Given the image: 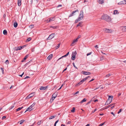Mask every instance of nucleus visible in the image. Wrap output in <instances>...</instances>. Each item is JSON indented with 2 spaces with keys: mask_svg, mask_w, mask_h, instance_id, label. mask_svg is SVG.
<instances>
[{
  "mask_svg": "<svg viewBox=\"0 0 126 126\" xmlns=\"http://www.w3.org/2000/svg\"><path fill=\"white\" fill-rule=\"evenodd\" d=\"M26 45H24V46H22V48H24V47H26Z\"/></svg>",
  "mask_w": 126,
  "mask_h": 126,
  "instance_id": "6e6d98bb",
  "label": "nucleus"
},
{
  "mask_svg": "<svg viewBox=\"0 0 126 126\" xmlns=\"http://www.w3.org/2000/svg\"><path fill=\"white\" fill-rule=\"evenodd\" d=\"M6 117L5 116H3L2 118V119L3 120L6 118Z\"/></svg>",
  "mask_w": 126,
  "mask_h": 126,
  "instance_id": "603ef678",
  "label": "nucleus"
},
{
  "mask_svg": "<svg viewBox=\"0 0 126 126\" xmlns=\"http://www.w3.org/2000/svg\"><path fill=\"white\" fill-rule=\"evenodd\" d=\"M60 6L62 7V5H59L57 6V7H59Z\"/></svg>",
  "mask_w": 126,
  "mask_h": 126,
  "instance_id": "052dcab7",
  "label": "nucleus"
},
{
  "mask_svg": "<svg viewBox=\"0 0 126 126\" xmlns=\"http://www.w3.org/2000/svg\"><path fill=\"white\" fill-rule=\"evenodd\" d=\"M98 1L99 4H102L104 2V0H98Z\"/></svg>",
  "mask_w": 126,
  "mask_h": 126,
  "instance_id": "ddd939ff",
  "label": "nucleus"
},
{
  "mask_svg": "<svg viewBox=\"0 0 126 126\" xmlns=\"http://www.w3.org/2000/svg\"><path fill=\"white\" fill-rule=\"evenodd\" d=\"M55 35V34L54 33L52 34L49 35V37L47 38V40H50L53 38Z\"/></svg>",
  "mask_w": 126,
  "mask_h": 126,
  "instance_id": "20e7f679",
  "label": "nucleus"
},
{
  "mask_svg": "<svg viewBox=\"0 0 126 126\" xmlns=\"http://www.w3.org/2000/svg\"><path fill=\"white\" fill-rule=\"evenodd\" d=\"M71 123L70 121H68L67 123V124H70Z\"/></svg>",
  "mask_w": 126,
  "mask_h": 126,
  "instance_id": "e2e57ef3",
  "label": "nucleus"
},
{
  "mask_svg": "<svg viewBox=\"0 0 126 126\" xmlns=\"http://www.w3.org/2000/svg\"><path fill=\"white\" fill-rule=\"evenodd\" d=\"M48 19H49L48 22H47V23L50 22L51 21H54L55 19V16L53 17H50L48 18Z\"/></svg>",
  "mask_w": 126,
  "mask_h": 126,
  "instance_id": "9d476101",
  "label": "nucleus"
},
{
  "mask_svg": "<svg viewBox=\"0 0 126 126\" xmlns=\"http://www.w3.org/2000/svg\"><path fill=\"white\" fill-rule=\"evenodd\" d=\"M78 39H79V38H77L76 39L74 40H73V41H74L75 43L76 42H77L78 41Z\"/></svg>",
  "mask_w": 126,
  "mask_h": 126,
  "instance_id": "f704fd0d",
  "label": "nucleus"
},
{
  "mask_svg": "<svg viewBox=\"0 0 126 126\" xmlns=\"http://www.w3.org/2000/svg\"><path fill=\"white\" fill-rule=\"evenodd\" d=\"M103 56H102L100 58V60L102 61L103 60Z\"/></svg>",
  "mask_w": 126,
  "mask_h": 126,
  "instance_id": "79ce46f5",
  "label": "nucleus"
},
{
  "mask_svg": "<svg viewBox=\"0 0 126 126\" xmlns=\"http://www.w3.org/2000/svg\"><path fill=\"white\" fill-rule=\"evenodd\" d=\"M83 11L81 10L80 12V13L78 17L81 20L83 18Z\"/></svg>",
  "mask_w": 126,
  "mask_h": 126,
  "instance_id": "f03ea898",
  "label": "nucleus"
},
{
  "mask_svg": "<svg viewBox=\"0 0 126 126\" xmlns=\"http://www.w3.org/2000/svg\"><path fill=\"white\" fill-rule=\"evenodd\" d=\"M28 56H26L24 58L23 60L21 61V62H23L24 61V60H26L27 58L28 57Z\"/></svg>",
  "mask_w": 126,
  "mask_h": 126,
  "instance_id": "4be33fe9",
  "label": "nucleus"
},
{
  "mask_svg": "<svg viewBox=\"0 0 126 126\" xmlns=\"http://www.w3.org/2000/svg\"><path fill=\"white\" fill-rule=\"evenodd\" d=\"M59 121V120H58L55 123H56V124Z\"/></svg>",
  "mask_w": 126,
  "mask_h": 126,
  "instance_id": "680f3d73",
  "label": "nucleus"
},
{
  "mask_svg": "<svg viewBox=\"0 0 126 126\" xmlns=\"http://www.w3.org/2000/svg\"><path fill=\"white\" fill-rule=\"evenodd\" d=\"M113 13L114 14H117L119 13L117 10H115L114 11Z\"/></svg>",
  "mask_w": 126,
  "mask_h": 126,
  "instance_id": "412c9836",
  "label": "nucleus"
},
{
  "mask_svg": "<svg viewBox=\"0 0 126 126\" xmlns=\"http://www.w3.org/2000/svg\"><path fill=\"white\" fill-rule=\"evenodd\" d=\"M75 108L74 107H73L72 109L71 110V111L72 112H74L75 111Z\"/></svg>",
  "mask_w": 126,
  "mask_h": 126,
  "instance_id": "473e14b6",
  "label": "nucleus"
},
{
  "mask_svg": "<svg viewBox=\"0 0 126 126\" xmlns=\"http://www.w3.org/2000/svg\"><path fill=\"white\" fill-rule=\"evenodd\" d=\"M62 56L61 57L59 58V59H58V60L60 59H61L62 58H63V57H65L66 56Z\"/></svg>",
  "mask_w": 126,
  "mask_h": 126,
  "instance_id": "864d4df0",
  "label": "nucleus"
},
{
  "mask_svg": "<svg viewBox=\"0 0 126 126\" xmlns=\"http://www.w3.org/2000/svg\"><path fill=\"white\" fill-rule=\"evenodd\" d=\"M101 19L105 20L108 22H110L111 20L110 17L106 15H103L101 17Z\"/></svg>",
  "mask_w": 126,
  "mask_h": 126,
  "instance_id": "f257e3e1",
  "label": "nucleus"
},
{
  "mask_svg": "<svg viewBox=\"0 0 126 126\" xmlns=\"http://www.w3.org/2000/svg\"><path fill=\"white\" fill-rule=\"evenodd\" d=\"M41 121H39L37 123V124L38 125H40V124L41 123Z\"/></svg>",
  "mask_w": 126,
  "mask_h": 126,
  "instance_id": "58836bf2",
  "label": "nucleus"
},
{
  "mask_svg": "<svg viewBox=\"0 0 126 126\" xmlns=\"http://www.w3.org/2000/svg\"><path fill=\"white\" fill-rule=\"evenodd\" d=\"M35 103H34L32 105H31L30 106L27 108L25 112L26 111H28L29 110V111H30L31 110H32V109L31 110H30L35 105Z\"/></svg>",
  "mask_w": 126,
  "mask_h": 126,
  "instance_id": "7ed1b4c3",
  "label": "nucleus"
},
{
  "mask_svg": "<svg viewBox=\"0 0 126 126\" xmlns=\"http://www.w3.org/2000/svg\"><path fill=\"white\" fill-rule=\"evenodd\" d=\"M35 123V122H34V123H33V124L32 125H30L29 126H33V125Z\"/></svg>",
  "mask_w": 126,
  "mask_h": 126,
  "instance_id": "338daca9",
  "label": "nucleus"
},
{
  "mask_svg": "<svg viewBox=\"0 0 126 126\" xmlns=\"http://www.w3.org/2000/svg\"><path fill=\"white\" fill-rule=\"evenodd\" d=\"M24 74V72H23V73H22V74L21 75H19V76H20V77H22V76H23V74Z\"/></svg>",
  "mask_w": 126,
  "mask_h": 126,
  "instance_id": "5fc2aeb1",
  "label": "nucleus"
},
{
  "mask_svg": "<svg viewBox=\"0 0 126 126\" xmlns=\"http://www.w3.org/2000/svg\"><path fill=\"white\" fill-rule=\"evenodd\" d=\"M31 40V38L30 37L27 40V41H29Z\"/></svg>",
  "mask_w": 126,
  "mask_h": 126,
  "instance_id": "ea45409f",
  "label": "nucleus"
},
{
  "mask_svg": "<svg viewBox=\"0 0 126 126\" xmlns=\"http://www.w3.org/2000/svg\"><path fill=\"white\" fill-rule=\"evenodd\" d=\"M77 54V52L76 51H73L72 53V55H76Z\"/></svg>",
  "mask_w": 126,
  "mask_h": 126,
  "instance_id": "aec40b11",
  "label": "nucleus"
},
{
  "mask_svg": "<svg viewBox=\"0 0 126 126\" xmlns=\"http://www.w3.org/2000/svg\"><path fill=\"white\" fill-rule=\"evenodd\" d=\"M81 20V19H79V17L75 21V23H77L79 21H80V20Z\"/></svg>",
  "mask_w": 126,
  "mask_h": 126,
  "instance_id": "5701e85b",
  "label": "nucleus"
},
{
  "mask_svg": "<svg viewBox=\"0 0 126 126\" xmlns=\"http://www.w3.org/2000/svg\"><path fill=\"white\" fill-rule=\"evenodd\" d=\"M111 73L108 74L107 75H106V77H108L110 76L111 75Z\"/></svg>",
  "mask_w": 126,
  "mask_h": 126,
  "instance_id": "7c9ffc66",
  "label": "nucleus"
},
{
  "mask_svg": "<svg viewBox=\"0 0 126 126\" xmlns=\"http://www.w3.org/2000/svg\"><path fill=\"white\" fill-rule=\"evenodd\" d=\"M104 123H102L101 124H100L99 126H103V125H104Z\"/></svg>",
  "mask_w": 126,
  "mask_h": 126,
  "instance_id": "49530a36",
  "label": "nucleus"
},
{
  "mask_svg": "<svg viewBox=\"0 0 126 126\" xmlns=\"http://www.w3.org/2000/svg\"><path fill=\"white\" fill-rule=\"evenodd\" d=\"M122 111V109H120L119 110L118 112L117 113L118 114H119V113Z\"/></svg>",
  "mask_w": 126,
  "mask_h": 126,
  "instance_id": "8fccbe9b",
  "label": "nucleus"
},
{
  "mask_svg": "<svg viewBox=\"0 0 126 126\" xmlns=\"http://www.w3.org/2000/svg\"><path fill=\"white\" fill-rule=\"evenodd\" d=\"M82 72L83 74L86 75H89L91 74L90 72H87L82 71Z\"/></svg>",
  "mask_w": 126,
  "mask_h": 126,
  "instance_id": "9b49d317",
  "label": "nucleus"
},
{
  "mask_svg": "<svg viewBox=\"0 0 126 126\" xmlns=\"http://www.w3.org/2000/svg\"><path fill=\"white\" fill-rule=\"evenodd\" d=\"M75 56H72L71 57V59L73 60H74L75 59Z\"/></svg>",
  "mask_w": 126,
  "mask_h": 126,
  "instance_id": "2f4dec72",
  "label": "nucleus"
},
{
  "mask_svg": "<svg viewBox=\"0 0 126 126\" xmlns=\"http://www.w3.org/2000/svg\"><path fill=\"white\" fill-rule=\"evenodd\" d=\"M1 70L2 74H3L4 73L3 69L2 68H0Z\"/></svg>",
  "mask_w": 126,
  "mask_h": 126,
  "instance_id": "a19ab883",
  "label": "nucleus"
},
{
  "mask_svg": "<svg viewBox=\"0 0 126 126\" xmlns=\"http://www.w3.org/2000/svg\"><path fill=\"white\" fill-rule=\"evenodd\" d=\"M57 93L55 92L52 95V97H53L54 98H55V97L57 96Z\"/></svg>",
  "mask_w": 126,
  "mask_h": 126,
  "instance_id": "4468645a",
  "label": "nucleus"
},
{
  "mask_svg": "<svg viewBox=\"0 0 126 126\" xmlns=\"http://www.w3.org/2000/svg\"><path fill=\"white\" fill-rule=\"evenodd\" d=\"M82 22H79V24L77 25V27H78L79 26H81V25H82Z\"/></svg>",
  "mask_w": 126,
  "mask_h": 126,
  "instance_id": "b1692460",
  "label": "nucleus"
},
{
  "mask_svg": "<svg viewBox=\"0 0 126 126\" xmlns=\"http://www.w3.org/2000/svg\"><path fill=\"white\" fill-rule=\"evenodd\" d=\"M22 49V46H20L15 47L14 48V49L15 50L17 51L20 50Z\"/></svg>",
  "mask_w": 126,
  "mask_h": 126,
  "instance_id": "1a4fd4ad",
  "label": "nucleus"
},
{
  "mask_svg": "<svg viewBox=\"0 0 126 126\" xmlns=\"http://www.w3.org/2000/svg\"><path fill=\"white\" fill-rule=\"evenodd\" d=\"M73 66L76 68H77H77L75 66V63H73Z\"/></svg>",
  "mask_w": 126,
  "mask_h": 126,
  "instance_id": "c03bdc74",
  "label": "nucleus"
},
{
  "mask_svg": "<svg viewBox=\"0 0 126 126\" xmlns=\"http://www.w3.org/2000/svg\"><path fill=\"white\" fill-rule=\"evenodd\" d=\"M88 79V77H86V78L83 79L82 80L83 82L85 81L86 79Z\"/></svg>",
  "mask_w": 126,
  "mask_h": 126,
  "instance_id": "cd10ccee",
  "label": "nucleus"
},
{
  "mask_svg": "<svg viewBox=\"0 0 126 126\" xmlns=\"http://www.w3.org/2000/svg\"><path fill=\"white\" fill-rule=\"evenodd\" d=\"M123 2H124L123 1H121L120 2L118 3H117V4H118L120 5H122V4H124V3Z\"/></svg>",
  "mask_w": 126,
  "mask_h": 126,
  "instance_id": "bb28decb",
  "label": "nucleus"
},
{
  "mask_svg": "<svg viewBox=\"0 0 126 126\" xmlns=\"http://www.w3.org/2000/svg\"><path fill=\"white\" fill-rule=\"evenodd\" d=\"M8 62H9V61H8V60H7L6 61H5V63L6 64H7V63H8Z\"/></svg>",
  "mask_w": 126,
  "mask_h": 126,
  "instance_id": "09e8293b",
  "label": "nucleus"
},
{
  "mask_svg": "<svg viewBox=\"0 0 126 126\" xmlns=\"http://www.w3.org/2000/svg\"><path fill=\"white\" fill-rule=\"evenodd\" d=\"M112 98H111V97L110 96H109V98L108 99V100L106 102V103H108V102L109 101L108 103H107V104L108 105V104H110L112 100Z\"/></svg>",
  "mask_w": 126,
  "mask_h": 126,
  "instance_id": "39448f33",
  "label": "nucleus"
},
{
  "mask_svg": "<svg viewBox=\"0 0 126 126\" xmlns=\"http://www.w3.org/2000/svg\"><path fill=\"white\" fill-rule=\"evenodd\" d=\"M75 42H74V41H73V42H72V44H71V45L72 46H74V45L75 44Z\"/></svg>",
  "mask_w": 126,
  "mask_h": 126,
  "instance_id": "c9c22d12",
  "label": "nucleus"
},
{
  "mask_svg": "<svg viewBox=\"0 0 126 126\" xmlns=\"http://www.w3.org/2000/svg\"><path fill=\"white\" fill-rule=\"evenodd\" d=\"M69 54V52H68L65 55H68Z\"/></svg>",
  "mask_w": 126,
  "mask_h": 126,
  "instance_id": "0e129e2a",
  "label": "nucleus"
},
{
  "mask_svg": "<svg viewBox=\"0 0 126 126\" xmlns=\"http://www.w3.org/2000/svg\"><path fill=\"white\" fill-rule=\"evenodd\" d=\"M53 56H48L47 57V59L48 60H50L52 57Z\"/></svg>",
  "mask_w": 126,
  "mask_h": 126,
  "instance_id": "393cba45",
  "label": "nucleus"
},
{
  "mask_svg": "<svg viewBox=\"0 0 126 126\" xmlns=\"http://www.w3.org/2000/svg\"><path fill=\"white\" fill-rule=\"evenodd\" d=\"M3 33L4 35H7V31L5 30H4L3 32Z\"/></svg>",
  "mask_w": 126,
  "mask_h": 126,
  "instance_id": "6ab92c4d",
  "label": "nucleus"
},
{
  "mask_svg": "<svg viewBox=\"0 0 126 126\" xmlns=\"http://www.w3.org/2000/svg\"><path fill=\"white\" fill-rule=\"evenodd\" d=\"M50 28H52L54 29H56L58 27L57 26H50L49 27Z\"/></svg>",
  "mask_w": 126,
  "mask_h": 126,
  "instance_id": "a211bd4d",
  "label": "nucleus"
},
{
  "mask_svg": "<svg viewBox=\"0 0 126 126\" xmlns=\"http://www.w3.org/2000/svg\"><path fill=\"white\" fill-rule=\"evenodd\" d=\"M121 93H119L118 95V96L119 97V96L121 95Z\"/></svg>",
  "mask_w": 126,
  "mask_h": 126,
  "instance_id": "4d7b16f0",
  "label": "nucleus"
},
{
  "mask_svg": "<svg viewBox=\"0 0 126 126\" xmlns=\"http://www.w3.org/2000/svg\"><path fill=\"white\" fill-rule=\"evenodd\" d=\"M104 31L106 33H111L112 32L111 29L106 28L104 29Z\"/></svg>",
  "mask_w": 126,
  "mask_h": 126,
  "instance_id": "423d86ee",
  "label": "nucleus"
},
{
  "mask_svg": "<svg viewBox=\"0 0 126 126\" xmlns=\"http://www.w3.org/2000/svg\"><path fill=\"white\" fill-rule=\"evenodd\" d=\"M34 95V93H31L26 98V99H28L33 96Z\"/></svg>",
  "mask_w": 126,
  "mask_h": 126,
  "instance_id": "0eeeda50",
  "label": "nucleus"
},
{
  "mask_svg": "<svg viewBox=\"0 0 126 126\" xmlns=\"http://www.w3.org/2000/svg\"><path fill=\"white\" fill-rule=\"evenodd\" d=\"M23 108V107L21 108H19L16 109V111H17L21 110L22 108Z\"/></svg>",
  "mask_w": 126,
  "mask_h": 126,
  "instance_id": "72a5a7b5",
  "label": "nucleus"
},
{
  "mask_svg": "<svg viewBox=\"0 0 126 126\" xmlns=\"http://www.w3.org/2000/svg\"><path fill=\"white\" fill-rule=\"evenodd\" d=\"M86 99L85 98H84V99L83 100H81V101L80 103H82L83 102L86 101Z\"/></svg>",
  "mask_w": 126,
  "mask_h": 126,
  "instance_id": "a878e982",
  "label": "nucleus"
},
{
  "mask_svg": "<svg viewBox=\"0 0 126 126\" xmlns=\"http://www.w3.org/2000/svg\"><path fill=\"white\" fill-rule=\"evenodd\" d=\"M17 25L18 24L17 22L16 21L15 22L14 24V27L16 28L17 26Z\"/></svg>",
  "mask_w": 126,
  "mask_h": 126,
  "instance_id": "f3484780",
  "label": "nucleus"
},
{
  "mask_svg": "<svg viewBox=\"0 0 126 126\" xmlns=\"http://www.w3.org/2000/svg\"><path fill=\"white\" fill-rule=\"evenodd\" d=\"M29 78V76H26V77H25V78H24V79H27L28 78Z\"/></svg>",
  "mask_w": 126,
  "mask_h": 126,
  "instance_id": "13d9d810",
  "label": "nucleus"
},
{
  "mask_svg": "<svg viewBox=\"0 0 126 126\" xmlns=\"http://www.w3.org/2000/svg\"><path fill=\"white\" fill-rule=\"evenodd\" d=\"M24 120H21L20 121V124H21L24 122Z\"/></svg>",
  "mask_w": 126,
  "mask_h": 126,
  "instance_id": "c85d7f7f",
  "label": "nucleus"
},
{
  "mask_svg": "<svg viewBox=\"0 0 126 126\" xmlns=\"http://www.w3.org/2000/svg\"><path fill=\"white\" fill-rule=\"evenodd\" d=\"M60 45V43H59L58 44V46H57V47H56V49L58 48H59V47Z\"/></svg>",
  "mask_w": 126,
  "mask_h": 126,
  "instance_id": "e433bc0d",
  "label": "nucleus"
},
{
  "mask_svg": "<svg viewBox=\"0 0 126 126\" xmlns=\"http://www.w3.org/2000/svg\"><path fill=\"white\" fill-rule=\"evenodd\" d=\"M61 126H65L64 125L62 124L61 125Z\"/></svg>",
  "mask_w": 126,
  "mask_h": 126,
  "instance_id": "774afa93",
  "label": "nucleus"
},
{
  "mask_svg": "<svg viewBox=\"0 0 126 126\" xmlns=\"http://www.w3.org/2000/svg\"><path fill=\"white\" fill-rule=\"evenodd\" d=\"M113 105V104H112L110 105H109L107 107V108H109L110 107H111Z\"/></svg>",
  "mask_w": 126,
  "mask_h": 126,
  "instance_id": "37998d69",
  "label": "nucleus"
},
{
  "mask_svg": "<svg viewBox=\"0 0 126 126\" xmlns=\"http://www.w3.org/2000/svg\"><path fill=\"white\" fill-rule=\"evenodd\" d=\"M14 107V105H12V106L11 107V108H10L9 110H10L12 109H13Z\"/></svg>",
  "mask_w": 126,
  "mask_h": 126,
  "instance_id": "4c0bfd02",
  "label": "nucleus"
},
{
  "mask_svg": "<svg viewBox=\"0 0 126 126\" xmlns=\"http://www.w3.org/2000/svg\"><path fill=\"white\" fill-rule=\"evenodd\" d=\"M56 116V115H54L53 116H52L50 117L49 118V119L50 120L53 119Z\"/></svg>",
  "mask_w": 126,
  "mask_h": 126,
  "instance_id": "2eb2a0df",
  "label": "nucleus"
},
{
  "mask_svg": "<svg viewBox=\"0 0 126 126\" xmlns=\"http://www.w3.org/2000/svg\"><path fill=\"white\" fill-rule=\"evenodd\" d=\"M21 0H18L17 4L18 6H20L21 4Z\"/></svg>",
  "mask_w": 126,
  "mask_h": 126,
  "instance_id": "dca6fc26",
  "label": "nucleus"
},
{
  "mask_svg": "<svg viewBox=\"0 0 126 126\" xmlns=\"http://www.w3.org/2000/svg\"><path fill=\"white\" fill-rule=\"evenodd\" d=\"M77 11H78V9L76 10L75 11H73L72 12L71 14H70L69 15V17H70L74 15V13Z\"/></svg>",
  "mask_w": 126,
  "mask_h": 126,
  "instance_id": "6e6552de",
  "label": "nucleus"
},
{
  "mask_svg": "<svg viewBox=\"0 0 126 126\" xmlns=\"http://www.w3.org/2000/svg\"><path fill=\"white\" fill-rule=\"evenodd\" d=\"M123 1L124 2L123 3H124V4H126V0H125Z\"/></svg>",
  "mask_w": 126,
  "mask_h": 126,
  "instance_id": "de8ad7c7",
  "label": "nucleus"
},
{
  "mask_svg": "<svg viewBox=\"0 0 126 126\" xmlns=\"http://www.w3.org/2000/svg\"><path fill=\"white\" fill-rule=\"evenodd\" d=\"M111 114H113L114 116H115V114H114V113L113 112H111Z\"/></svg>",
  "mask_w": 126,
  "mask_h": 126,
  "instance_id": "bf43d9fd",
  "label": "nucleus"
},
{
  "mask_svg": "<svg viewBox=\"0 0 126 126\" xmlns=\"http://www.w3.org/2000/svg\"><path fill=\"white\" fill-rule=\"evenodd\" d=\"M95 48H96V49H97L98 48V45H96L95 46Z\"/></svg>",
  "mask_w": 126,
  "mask_h": 126,
  "instance_id": "a18cd8bd",
  "label": "nucleus"
},
{
  "mask_svg": "<svg viewBox=\"0 0 126 126\" xmlns=\"http://www.w3.org/2000/svg\"><path fill=\"white\" fill-rule=\"evenodd\" d=\"M55 98H54V97H52V98L51 99L52 100H54V99Z\"/></svg>",
  "mask_w": 126,
  "mask_h": 126,
  "instance_id": "69168bd1",
  "label": "nucleus"
},
{
  "mask_svg": "<svg viewBox=\"0 0 126 126\" xmlns=\"http://www.w3.org/2000/svg\"><path fill=\"white\" fill-rule=\"evenodd\" d=\"M47 86H46L45 87L41 86L39 89L40 90H45L47 89Z\"/></svg>",
  "mask_w": 126,
  "mask_h": 126,
  "instance_id": "f8f14e48",
  "label": "nucleus"
},
{
  "mask_svg": "<svg viewBox=\"0 0 126 126\" xmlns=\"http://www.w3.org/2000/svg\"><path fill=\"white\" fill-rule=\"evenodd\" d=\"M83 82L82 81V80L79 82L78 84H77V85H78V84L79 85L81 84H82Z\"/></svg>",
  "mask_w": 126,
  "mask_h": 126,
  "instance_id": "c756f323",
  "label": "nucleus"
},
{
  "mask_svg": "<svg viewBox=\"0 0 126 126\" xmlns=\"http://www.w3.org/2000/svg\"><path fill=\"white\" fill-rule=\"evenodd\" d=\"M91 53H92V52H90L89 53H87V54L86 55H91Z\"/></svg>",
  "mask_w": 126,
  "mask_h": 126,
  "instance_id": "3c124183",
  "label": "nucleus"
}]
</instances>
